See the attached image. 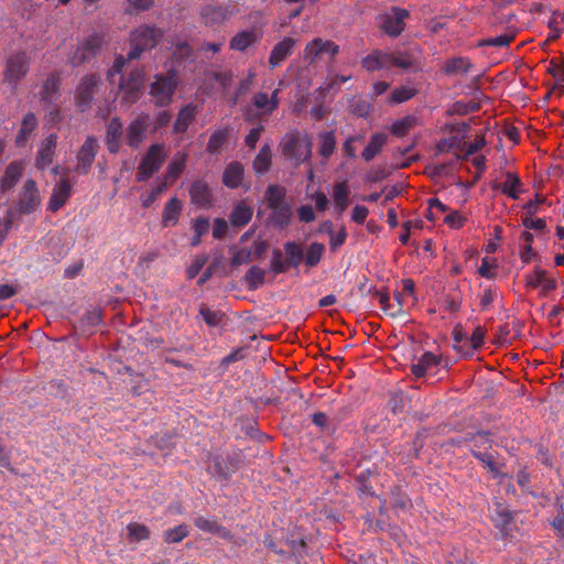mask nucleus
I'll return each instance as SVG.
<instances>
[{"instance_id": "nucleus-31", "label": "nucleus", "mask_w": 564, "mask_h": 564, "mask_svg": "<svg viewBox=\"0 0 564 564\" xmlns=\"http://www.w3.org/2000/svg\"><path fill=\"white\" fill-rule=\"evenodd\" d=\"M188 192L193 204L202 207L210 205L212 193L206 182L202 180L193 182Z\"/></svg>"}, {"instance_id": "nucleus-63", "label": "nucleus", "mask_w": 564, "mask_h": 564, "mask_svg": "<svg viewBox=\"0 0 564 564\" xmlns=\"http://www.w3.org/2000/svg\"><path fill=\"white\" fill-rule=\"evenodd\" d=\"M364 141V134H352V135H349L343 143L341 145V150H343V153L344 155L347 158V159H356V148H355V144L356 143H361Z\"/></svg>"}, {"instance_id": "nucleus-34", "label": "nucleus", "mask_w": 564, "mask_h": 564, "mask_svg": "<svg viewBox=\"0 0 564 564\" xmlns=\"http://www.w3.org/2000/svg\"><path fill=\"white\" fill-rule=\"evenodd\" d=\"M440 357L433 352H424L416 364L411 366V371L416 378L425 376L427 371L434 370L440 365Z\"/></svg>"}, {"instance_id": "nucleus-43", "label": "nucleus", "mask_w": 564, "mask_h": 564, "mask_svg": "<svg viewBox=\"0 0 564 564\" xmlns=\"http://www.w3.org/2000/svg\"><path fill=\"white\" fill-rule=\"evenodd\" d=\"M288 268H297L304 260V250L301 245L295 241H286L283 245Z\"/></svg>"}, {"instance_id": "nucleus-44", "label": "nucleus", "mask_w": 564, "mask_h": 564, "mask_svg": "<svg viewBox=\"0 0 564 564\" xmlns=\"http://www.w3.org/2000/svg\"><path fill=\"white\" fill-rule=\"evenodd\" d=\"M186 161H187V153L186 152H177L167 165L164 181H166L169 183V180H171V181L176 180L183 172Z\"/></svg>"}, {"instance_id": "nucleus-10", "label": "nucleus", "mask_w": 564, "mask_h": 564, "mask_svg": "<svg viewBox=\"0 0 564 564\" xmlns=\"http://www.w3.org/2000/svg\"><path fill=\"white\" fill-rule=\"evenodd\" d=\"M143 77V73L139 69L132 70L127 77L120 76L121 102L132 105L139 100Z\"/></svg>"}, {"instance_id": "nucleus-57", "label": "nucleus", "mask_w": 564, "mask_h": 564, "mask_svg": "<svg viewBox=\"0 0 564 564\" xmlns=\"http://www.w3.org/2000/svg\"><path fill=\"white\" fill-rule=\"evenodd\" d=\"M127 530L128 538L137 542L148 540L151 535L149 528L141 523H129Z\"/></svg>"}, {"instance_id": "nucleus-2", "label": "nucleus", "mask_w": 564, "mask_h": 564, "mask_svg": "<svg viewBox=\"0 0 564 564\" xmlns=\"http://www.w3.org/2000/svg\"><path fill=\"white\" fill-rule=\"evenodd\" d=\"M178 86L175 70L167 74H156L150 84L149 94L156 107L169 106L173 101L175 90Z\"/></svg>"}, {"instance_id": "nucleus-25", "label": "nucleus", "mask_w": 564, "mask_h": 564, "mask_svg": "<svg viewBox=\"0 0 564 564\" xmlns=\"http://www.w3.org/2000/svg\"><path fill=\"white\" fill-rule=\"evenodd\" d=\"M198 112V107L193 104H186L183 106L177 113V118L173 124L174 133H184L187 131L188 127L193 123Z\"/></svg>"}, {"instance_id": "nucleus-41", "label": "nucleus", "mask_w": 564, "mask_h": 564, "mask_svg": "<svg viewBox=\"0 0 564 564\" xmlns=\"http://www.w3.org/2000/svg\"><path fill=\"white\" fill-rule=\"evenodd\" d=\"M341 419L343 417L338 415L330 419L324 412H316L312 415L313 424L316 425L323 433L326 434L335 433Z\"/></svg>"}, {"instance_id": "nucleus-51", "label": "nucleus", "mask_w": 564, "mask_h": 564, "mask_svg": "<svg viewBox=\"0 0 564 564\" xmlns=\"http://www.w3.org/2000/svg\"><path fill=\"white\" fill-rule=\"evenodd\" d=\"M172 61L176 65H181L187 61H193L192 46L185 41L175 43L172 52Z\"/></svg>"}, {"instance_id": "nucleus-32", "label": "nucleus", "mask_w": 564, "mask_h": 564, "mask_svg": "<svg viewBox=\"0 0 564 564\" xmlns=\"http://www.w3.org/2000/svg\"><path fill=\"white\" fill-rule=\"evenodd\" d=\"M59 86H61V76L57 72H53L46 78L43 90H42V100L45 104L52 105L59 97Z\"/></svg>"}, {"instance_id": "nucleus-47", "label": "nucleus", "mask_w": 564, "mask_h": 564, "mask_svg": "<svg viewBox=\"0 0 564 564\" xmlns=\"http://www.w3.org/2000/svg\"><path fill=\"white\" fill-rule=\"evenodd\" d=\"M349 187L347 181L336 183L333 189V199L339 212H344L348 206Z\"/></svg>"}, {"instance_id": "nucleus-58", "label": "nucleus", "mask_w": 564, "mask_h": 564, "mask_svg": "<svg viewBox=\"0 0 564 564\" xmlns=\"http://www.w3.org/2000/svg\"><path fill=\"white\" fill-rule=\"evenodd\" d=\"M254 78H256V74L252 70H249L248 75L239 82L238 87L231 98L232 105H236L238 102L239 98L242 97L243 95H246L250 90Z\"/></svg>"}, {"instance_id": "nucleus-46", "label": "nucleus", "mask_w": 564, "mask_h": 564, "mask_svg": "<svg viewBox=\"0 0 564 564\" xmlns=\"http://www.w3.org/2000/svg\"><path fill=\"white\" fill-rule=\"evenodd\" d=\"M465 442L470 444V448H475L477 451L489 449L492 447V438L489 432L487 431H478L473 433L464 438Z\"/></svg>"}, {"instance_id": "nucleus-6", "label": "nucleus", "mask_w": 564, "mask_h": 564, "mask_svg": "<svg viewBox=\"0 0 564 564\" xmlns=\"http://www.w3.org/2000/svg\"><path fill=\"white\" fill-rule=\"evenodd\" d=\"M30 69V57L24 51L10 55L6 61L3 82L15 89Z\"/></svg>"}, {"instance_id": "nucleus-64", "label": "nucleus", "mask_w": 564, "mask_h": 564, "mask_svg": "<svg viewBox=\"0 0 564 564\" xmlns=\"http://www.w3.org/2000/svg\"><path fill=\"white\" fill-rule=\"evenodd\" d=\"M210 77L223 88L225 93H227L232 84L234 75L231 72H213Z\"/></svg>"}, {"instance_id": "nucleus-62", "label": "nucleus", "mask_w": 564, "mask_h": 564, "mask_svg": "<svg viewBox=\"0 0 564 564\" xmlns=\"http://www.w3.org/2000/svg\"><path fill=\"white\" fill-rule=\"evenodd\" d=\"M389 405L393 413H403L410 405V399L403 392H397L392 394Z\"/></svg>"}, {"instance_id": "nucleus-3", "label": "nucleus", "mask_w": 564, "mask_h": 564, "mask_svg": "<svg viewBox=\"0 0 564 564\" xmlns=\"http://www.w3.org/2000/svg\"><path fill=\"white\" fill-rule=\"evenodd\" d=\"M162 36L163 31L156 26L142 25L135 29L130 36L128 59H137L144 51L155 47Z\"/></svg>"}, {"instance_id": "nucleus-59", "label": "nucleus", "mask_w": 564, "mask_h": 564, "mask_svg": "<svg viewBox=\"0 0 564 564\" xmlns=\"http://www.w3.org/2000/svg\"><path fill=\"white\" fill-rule=\"evenodd\" d=\"M199 315L208 326H218L224 318V313L213 311L204 304L199 306Z\"/></svg>"}, {"instance_id": "nucleus-49", "label": "nucleus", "mask_w": 564, "mask_h": 564, "mask_svg": "<svg viewBox=\"0 0 564 564\" xmlns=\"http://www.w3.org/2000/svg\"><path fill=\"white\" fill-rule=\"evenodd\" d=\"M265 273V270L258 265L250 267L245 274L248 289L251 291L258 290L264 283Z\"/></svg>"}, {"instance_id": "nucleus-35", "label": "nucleus", "mask_w": 564, "mask_h": 564, "mask_svg": "<svg viewBox=\"0 0 564 564\" xmlns=\"http://www.w3.org/2000/svg\"><path fill=\"white\" fill-rule=\"evenodd\" d=\"M264 199L268 209H276L279 206L289 204L286 202V189L278 184H270L264 192Z\"/></svg>"}, {"instance_id": "nucleus-13", "label": "nucleus", "mask_w": 564, "mask_h": 564, "mask_svg": "<svg viewBox=\"0 0 564 564\" xmlns=\"http://www.w3.org/2000/svg\"><path fill=\"white\" fill-rule=\"evenodd\" d=\"M98 141L94 135H88L79 148L76 159L75 171L78 174H88L98 152Z\"/></svg>"}, {"instance_id": "nucleus-54", "label": "nucleus", "mask_w": 564, "mask_h": 564, "mask_svg": "<svg viewBox=\"0 0 564 564\" xmlns=\"http://www.w3.org/2000/svg\"><path fill=\"white\" fill-rule=\"evenodd\" d=\"M188 527L184 523L178 524L174 528H170L163 532V540L167 544L180 543L186 536H188Z\"/></svg>"}, {"instance_id": "nucleus-61", "label": "nucleus", "mask_w": 564, "mask_h": 564, "mask_svg": "<svg viewBox=\"0 0 564 564\" xmlns=\"http://www.w3.org/2000/svg\"><path fill=\"white\" fill-rule=\"evenodd\" d=\"M167 186L169 183L163 181L153 187L145 196L141 197V206L143 208H149L159 198V196L166 191Z\"/></svg>"}, {"instance_id": "nucleus-30", "label": "nucleus", "mask_w": 564, "mask_h": 564, "mask_svg": "<svg viewBox=\"0 0 564 564\" xmlns=\"http://www.w3.org/2000/svg\"><path fill=\"white\" fill-rule=\"evenodd\" d=\"M522 181L520 176L513 172H506V181L503 184H494L492 188H500L501 192L512 199H518L522 192Z\"/></svg>"}, {"instance_id": "nucleus-36", "label": "nucleus", "mask_w": 564, "mask_h": 564, "mask_svg": "<svg viewBox=\"0 0 564 564\" xmlns=\"http://www.w3.org/2000/svg\"><path fill=\"white\" fill-rule=\"evenodd\" d=\"M37 127V119L33 112H28L21 122L20 130L15 137V144L19 148L25 147L32 132Z\"/></svg>"}, {"instance_id": "nucleus-16", "label": "nucleus", "mask_w": 564, "mask_h": 564, "mask_svg": "<svg viewBox=\"0 0 564 564\" xmlns=\"http://www.w3.org/2000/svg\"><path fill=\"white\" fill-rule=\"evenodd\" d=\"M391 55V67L401 68L403 70L420 69V54L416 47H410L405 51H393Z\"/></svg>"}, {"instance_id": "nucleus-60", "label": "nucleus", "mask_w": 564, "mask_h": 564, "mask_svg": "<svg viewBox=\"0 0 564 564\" xmlns=\"http://www.w3.org/2000/svg\"><path fill=\"white\" fill-rule=\"evenodd\" d=\"M546 72L555 79V86L564 89V59L560 63L551 59Z\"/></svg>"}, {"instance_id": "nucleus-4", "label": "nucleus", "mask_w": 564, "mask_h": 564, "mask_svg": "<svg viewBox=\"0 0 564 564\" xmlns=\"http://www.w3.org/2000/svg\"><path fill=\"white\" fill-rule=\"evenodd\" d=\"M241 464L240 453L215 455L210 458L207 471L218 480H228L241 467Z\"/></svg>"}, {"instance_id": "nucleus-38", "label": "nucleus", "mask_w": 564, "mask_h": 564, "mask_svg": "<svg viewBox=\"0 0 564 564\" xmlns=\"http://www.w3.org/2000/svg\"><path fill=\"white\" fill-rule=\"evenodd\" d=\"M200 19L207 26L219 25L226 20V11L221 6H205L200 10Z\"/></svg>"}, {"instance_id": "nucleus-22", "label": "nucleus", "mask_w": 564, "mask_h": 564, "mask_svg": "<svg viewBox=\"0 0 564 564\" xmlns=\"http://www.w3.org/2000/svg\"><path fill=\"white\" fill-rule=\"evenodd\" d=\"M24 166L19 161L11 162L0 180V192L7 193L14 188L23 175Z\"/></svg>"}, {"instance_id": "nucleus-27", "label": "nucleus", "mask_w": 564, "mask_h": 564, "mask_svg": "<svg viewBox=\"0 0 564 564\" xmlns=\"http://www.w3.org/2000/svg\"><path fill=\"white\" fill-rule=\"evenodd\" d=\"M243 175V165L238 161H232L225 167L223 183L228 188H238L242 185Z\"/></svg>"}, {"instance_id": "nucleus-17", "label": "nucleus", "mask_w": 564, "mask_h": 564, "mask_svg": "<svg viewBox=\"0 0 564 564\" xmlns=\"http://www.w3.org/2000/svg\"><path fill=\"white\" fill-rule=\"evenodd\" d=\"M361 67L369 72L375 73L379 70H390L391 67V55L388 51L372 50L360 61Z\"/></svg>"}, {"instance_id": "nucleus-15", "label": "nucleus", "mask_w": 564, "mask_h": 564, "mask_svg": "<svg viewBox=\"0 0 564 564\" xmlns=\"http://www.w3.org/2000/svg\"><path fill=\"white\" fill-rule=\"evenodd\" d=\"M41 203L36 182L32 178L26 180L19 198V209L22 214L33 213Z\"/></svg>"}, {"instance_id": "nucleus-19", "label": "nucleus", "mask_w": 564, "mask_h": 564, "mask_svg": "<svg viewBox=\"0 0 564 564\" xmlns=\"http://www.w3.org/2000/svg\"><path fill=\"white\" fill-rule=\"evenodd\" d=\"M72 188V181L67 176L62 177L61 181L53 187L47 208L52 213L59 210L70 197Z\"/></svg>"}, {"instance_id": "nucleus-5", "label": "nucleus", "mask_w": 564, "mask_h": 564, "mask_svg": "<svg viewBox=\"0 0 564 564\" xmlns=\"http://www.w3.org/2000/svg\"><path fill=\"white\" fill-rule=\"evenodd\" d=\"M166 158L163 144L155 143L150 145L145 154L140 161L137 172V181L144 182L156 173Z\"/></svg>"}, {"instance_id": "nucleus-56", "label": "nucleus", "mask_w": 564, "mask_h": 564, "mask_svg": "<svg viewBox=\"0 0 564 564\" xmlns=\"http://www.w3.org/2000/svg\"><path fill=\"white\" fill-rule=\"evenodd\" d=\"M288 263L286 260L283 259V253L280 249H273L272 250V257L270 260L269 270L274 275L284 273L288 271Z\"/></svg>"}, {"instance_id": "nucleus-39", "label": "nucleus", "mask_w": 564, "mask_h": 564, "mask_svg": "<svg viewBox=\"0 0 564 564\" xmlns=\"http://www.w3.org/2000/svg\"><path fill=\"white\" fill-rule=\"evenodd\" d=\"M474 67L471 62L462 56L453 57L444 63L443 72L447 75L467 74Z\"/></svg>"}, {"instance_id": "nucleus-50", "label": "nucleus", "mask_w": 564, "mask_h": 564, "mask_svg": "<svg viewBox=\"0 0 564 564\" xmlns=\"http://www.w3.org/2000/svg\"><path fill=\"white\" fill-rule=\"evenodd\" d=\"M325 253V246L322 242H312L306 252H304V262L307 267H316Z\"/></svg>"}, {"instance_id": "nucleus-52", "label": "nucleus", "mask_w": 564, "mask_h": 564, "mask_svg": "<svg viewBox=\"0 0 564 564\" xmlns=\"http://www.w3.org/2000/svg\"><path fill=\"white\" fill-rule=\"evenodd\" d=\"M417 123V119L414 116H405L391 124V132L397 137H404L412 130Z\"/></svg>"}, {"instance_id": "nucleus-21", "label": "nucleus", "mask_w": 564, "mask_h": 564, "mask_svg": "<svg viewBox=\"0 0 564 564\" xmlns=\"http://www.w3.org/2000/svg\"><path fill=\"white\" fill-rule=\"evenodd\" d=\"M295 44L296 41L289 36L276 43L270 52V68L280 66L293 53Z\"/></svg>"}, {"instance_id": "nucleus-23", "label": "nucleus", "mask_w": 564, "mask_h": 564, "mask_svg": "<svg viewBox=\"0 0 564 564\" xmlns=\"http://www.w3.org/2000/svg\"><path fill=\"white\" fill-rule=\"evenodd\" d=\"M57 145V135L55 133H51L46 137V139L42 142L37 156H36V167L39 170L46 169L50 164H52L55 149Z\"/></svg>"}, {"instance_id": "nucleus-7", "label": "nucleus", "mask_w": 564, "mask_h": 564, "mask_svg": "<svg viewBox=\"0 0 564 564\" xmlns=\"http://www.w3.org/2000/svg\"><path fill=\"white\" fill-rule=\"evenodd\" d=\"M102 43L104 36L98 33H93L78 43L76 51L69 56V63L74 67H77L89 62L100 51Z\"/></svg>"}, {"instance_id": "nucleus-37", "label": "nucleus", "mask_w": 564, "mask_h": 564, "mask_svg": "<svg viewBox=\"0 0 564 564\" xmlns=\"http://www.w3.org/2000/svg\"><path fill=\"white\" fill-rule=\"evenodd\" d=\"M182 210V203L177 197H172L167 200L162 213L163 227L175 226L178 221Z\"/></svg>"}, {"instance_id": "nucleus-48", "label": "nucleus", "mask_w": 564, "mask_h": 564, "mask_svg": "<svg viewBox=\"0 0 564 564\" xmlns=\"http://www.w3.org/2000/svg\"><path fill=\"white\" fill-rule=\"evenodd\" d=\"M229 137V130L228 128H221L215 130L207 142L206 150L210 154H217L219 153L220 149L225 144Z\"/></svg>"}, {"instance_id": "nucleus-55", "label": "nucleus", "mask_w": 564, "mask_h": 564, "mask_svg": "<svg viewBox=\"0 0 564 564\" xmlns=\"http://www.w3.org/2000/svg\"><path fill=\"white\" fill-rule=\"evenodd\" d=\"M470 454L480 463H482L485 468L492 473L495 477L500 476V470L497 464L495 463L494 456L491 454L482 451H477L475 448H470Z\"/></svg>"}, {"instance_id": "nucleus-40", "label": "nucleus", "mask_w": 564, "mask_h": 564, "mask_svg": "<svg viewBox=\"0 0 564 564\" xmlns=\"http://www.w3.org/2000/svg\"><path fill=\"white\" fill-rule=\"evenodd\" d=\"M272 152L270 145L264 144L256 155L252 167L256 174L263 175L269 172L272 164Z\"/></svg>"}, {"instance_id": "nucleus-28", "label": "nucleus", "mask_w": 564, "mask_h": 564, "mask_svg": "<svg viewBox=\"0 0 564 564\" xmlns=\"http://www.w3.org/2000/svg\"><path fill=\"white\" fill-rule=\"evenodd\" d=\"M260 36L256 31L243 30L234 35L229 41V48L237 52H245L251 45L258 43Z\"/></svg>"}, {"instance_id": "nucleus-33", "label": "nucleus", "mask_w": 564, "mask_h": 564, "mask_svg": "<svg viewBox=\"0 0 564 564\" xmlns=\"http://www.w3.org/2000/svg\"><path fill=\"white\" fill-rule=\"evenodd\" d=\"M271 214L268 217V224L284 229L289 227L292 220L293 212L290 204L276 207V209H270Z\"/></svg>"}, {"instance_id": "nucleus-14", "label": "nucleus", "mask_w": 564, "mask_h": 564, "mask_svg": "<svg viewBox=\"0 0 564 564\" xmlns=\"http://www.w3.org/2000/svg\"><path fill=\"white\" fill-rule=\"evenodd\" d=\"M338 52L339 46L333 41L316 37L306 44L304 50V57L310 62V64H313L323 54H327L330 57H334L338 54Z\"/></svg>"}, {"instance_id": "nucleus-1", "label": "nucleus", "mask_w": 564, "mask_h": 564, "mask_svg": "<svg viewBox=\"0 0 564 564\" xmlns=\"http://www.w3.org/2000/svg\"><path fill=\"white\" fill-rule=\"evenodd\" d=\"M280 148L282 154L295 166L310 160L312 155V141L308 135H302L300 131L292 130L284 134Z\"/></svg>"}, {"instance_id": "nucleus-42", "label": "nucleus", "mask_w": 564, "mask_h": 564, "mask_svg": "<svg viewBox=\"0 0 564 564\" xmlns=\"http://www.w3.org/2000/svg\"><path fill=\"white\" fill-rule=\"evenodd\" d=\"M101 310L96 307L91 308L89 311H86L84 315L79 318L76 328H78L82 333H88L94 327L99 325L101 323Z\"/></svg>"}, {"instance_id": "nucleus-18", "label": "nucleus", "mask_w": 564, "mask_h": 564, "mask_svg": "<svg viewBox=\"0 0 564 564\" xmlns=\"http://www.w3.org/2000/svg\"><path fill=\"white\" fill-rule=\"evenodd\" d=\"M491 521L502 539H507L511 533V524L513 522V513L501 502H496L491 512Z\"/></svg>"}, {"instance_id": "nucleus-20", "label": "nucleus", "mask_w": 564, "mask_h": 564, "mask_svg": "<svg viewBox=\"0 0 564 564\" xmlns=\"http://www.w3.org/2000/svg\"><path fill=\"white\" fill-rule=\"evenodd\" d=\"M123 124L119 117H112L106 128V145L111 154H117L122 145Z\"/></svg>"}, {"instance_id": "nucleus-26", "label": "nucleus", "mask_w": 564, "mask_h": 564, "mask_svg": "<svg viewBox=\"0 0 564 564\" xmlns=\"http://www.w3.org/2000/svg\"><path fill=\"white\" fill-rule=\"evenodd\" d=\"M388 134L384 132H376L371 134L370 140L361 152V159L365 162H371L384 148L388 142Z\"/></svg>"}, {"instance_id": "nucleus-8", "label": "nucleus", "mask_w": 564, "mask_h": 564, "mask_svg": "<svg viewBox=\"0 0 564 564\" xmlns=\"http://www.w3.org/2000/svg\"><path fill=\"white\" fill-rule=\"evenodd\" d=\"M410 17L406 9L392 7L390 13L381 14L379 19V29L391 37H398L405 29V20Z\"/></svg>"}, {"instance_id": "nucleus-53", "label": "nucleus", "mask_w": 564, "mask_h": 564, "mask_svg": "<svg viewBox=\"0 0 564 564\" xmlns=\"http://www.w3.org/2000/svg\"><path fill=\"white\" fill-rule=\"evenodd\" d=\"M416 94L417 89L412 86H400L392 90L389 97V102L393 105L402 104L412 99L414 96H416Z\"/></svg>"}, {"instance_id": "nucleus-29", "label": "nucleus", "mask_w": 564, "mask_h": 564, "mask_svg": "<svg viewBox=\"0 0 564 564\" xmlns=\"http://www.w3.org/2000/svg\"><path fill=\"white\" fill-rule=\"evenodd\" d=\"M194 524L196 528L204 532L217 534L218 536L226 540L231 539L230 531L220 525L215 518L196 517L194 519Z\"/></svg>"}, {"instance_id": "nucleus-24", "label": "nucleus", "mask_w": 564, "mask_h": 564, "mask_svg": "<svg viewBox=\"0 0 564 564\" xmlns=\"http://www.w3.org/2000/svg\"><path fill=\"white\" fill-rule=\"evenodd\" d=\"M253 216V209L246 200L238 202L229 214V223L235 228H242L247 226Z\"/></svg>"}, {"instance_id": "nucleus-12", "label": "nucleus", "mask_w": 564, "mask_h": 564, "mask_svg": "<svg viewBox=\"0 0 564 564\" xmlns=\"http://www.w3.org/2000/svg\"><path fill=\"white\" fill-rule=\"evenodd\" d=\"M99 83L100 76L97 74H87L80 79L76 88V106L82 112L90 109Z\"/></svg>"}, {"instance_id": "nucleus-45", "label": "nucleus", "mask_w": 564, "mask_h": 564, "mask_svg": "<svg viewBox=\"0 0 564 564\" xmlns=\"http://www.w3.org/2000/svg\"><path fill=\"white\" fill-rule=\"evenodd\" d=\"M318 154L323 159H328L334 154L336 149V137L334 131H324L318 133Z\"/></svg>"}, {"instance_id": "nucleus-11", "label": "nucleus", "mask_w": 564, "mask_h": 564, "mask_svg": "<svg viewBox=\"0 0 564 564\" xmlns=\"http://www.w3.org/2000/svg\"><path fill=\"white\" fill-rule=\"evenodd\" d=\"M151 128V117L147 112H141L129 123L126 132V142L132 149H138L147 139V133Z\"/></svg>"}, {"instance_id": "nucleus-9", "label": "nucleus", "mask_w": 564, "mask_h": 564, "mask_svg": "<svg viewBox=\"0 0 564 564\" xmlns=\"http://www.w3.org/2000/svg\"><path fill=\"white\" fill-rule=\"evenodd\" d=\"M279 94L280 88H275L271 95L264 91L256 93L252 97V106L260 110V112H253L252 109H248L246 120L251 121L258 118L259 115H271L280 105Z\"/></svg>"}]
</instances>
